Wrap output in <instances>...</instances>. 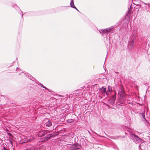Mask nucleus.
<instances>
[{"instance_id":"19","label":"nucleus","mask_w":150,"mask_h":150,"mask_svg":"<svg viewBox=\"0 0 150 150\" xmlns=\"http://www.w3.org/2000/svg\"><path fill=\"white\" fill-rule=\"evenodd\" d=\"M142 116L143 117V118L146 120H146L145 119V114H144V113H142Z\"/></svg>"},{"instance_id":"8","label":"nucleus","mask_w":150,"mask_h":150,"mask_svg":"<svg viewBox=\"0 0 150 150\" xmlns=\"http://www.w3.org/2000/svg\"><path fill=\"white\" fill-rule=\"evenodd\" d=\"M136 39L131 37L130 38V41L129 42V44L131 46V48L134 46V43L136 41Z\"/></svg>"},{"instance_id":"15","label":"nucleus","mask_w":150,"mask_h":150,"mask_svg":"<svg viewBox=\"0 0 150 150\" xmlns=\"http://www.w3.org/2000/svg\"><path fill=\"white\" fill-rule=\"evenodd\" d=\"M34 139V138L33 137H32L30 138H28L27 139V140L26 141V142H31Z\"/></svg>"},{"instance_id":"30","label":"nucleus","mask_w":150,"mask_h":150,"mask_svg":"<svg viewBox=\"0 0 150 150\" xmlns=\"http://www.w3.org/2000/svg\"><path fill=\"white\" fill-rule=\"evenodd\" d=\"M145 7H146V6H145Z\"/></svg>"},{"instance_id":"3","label":"nucleus","mask_w":150,"mask_h":150,"mask_svg":"<svg viewBox=\"0 0 150 150\" xmlns=\"http://www.w3.org/2000/svg\"><path fill=\"white\" fill-rule=\"evenodd\" d=\"M47 131H48L49 133L51 132V131L41 130L39 131L38 132V136L39 137H42L47 134Z\"/></svg>"},{"instance_id":"21","label":"nucleus","mask_w":150,"mask_h":150,"mask_svg":"<svg viewBox=\"0 0 150 150\" xmlns=\"http://www.w3.org/2000/svg\"><path fill=\"white\" fill-rule=\"evenodd\" d=\"M10 143L12 145H13V141L12 139H11V140H10Z\"/></svg>"},{"instance_id":"20","label":"nucleus","mask_w":150,"mask_h":150,"mask_svg":"<svg viewBox=\"0 0 150 150\" xmlns=\"http://www.w3.org/2000/svg\"><path fill=\"white\" fill-rule=\"evenodd\" d=\"M28 76L29 77V74L28 75ZM29 79H31L32 80H33L34 79V78H33V77H31L30 76V78H29Z\"/></svg>"},{"instance_id":"10","label":"nucleus","mask_w":150,"mask_h":150,"mask_svg":"<svg viewBox=\"0 0 150 150\" xmlns=\"http://www.w3.org/2000/svg\"><path fill=\"white\" fill-rule=\"evenodd\" d=\"M137 37V31L136 30H134L132 31V35L131 38H136Z\"/></svg>"},{"instance_id":"2","label":"nucleus","mask_w":150,"mask_h":150,"mask_svg":"<svg viewBox=\"0 0 150 150\" xmlns=\"http://www.w3.org/2000/svg\"><path fill=\"white\" fill-rule=\"evenodd\" d=\"M130 137L133 142L136 144L140 143L142 142V141L141 138H139V137L134 134H131Z\"/></svg>"},{"instance_id":"26","label":"nucleus","mask_w":150,"mask_h":150,"mask_svg":"<svg viewBox=\"0 0 150 150\" xmlns=\"http://www.w3.org/2000/svg\"><path fill=\"white\" fill-rule=\"evenodd\" d=\"M21 12H22V17L23 18V14L22 12V11H21Z\"/></svg>"},{"instance_id":"17","label":"nucleus","mask_w":150,"mask_h":150,"mask_svg":"<svg viewBox=\"0 0 150 150\" xmlns=\"http://www.w3.org/2000/svg\"><path fill=\"white\" fill-rule=\"evenodd\" d=\"M136 7H134V8L137 9H138L137 11H138L139 9L140 8V6L139 5H136Z\"/></svg>"},{"instance_id":"9","label":"nucleus","mask_w":150,"mask_h":150,"mask_svg":"<svg viewBox=\"0 0 150 150\" xmlns=\"http://www.w3.org/2000/svg\"><path fill=\"white\" fill-rule=\"evenodd\" d=\"M100 91L103 94L105 93L107 96L109 95V93L106 91V88L103 87H102L100 89Z\"/></svg>"},{"instance_id":"29","label":"nucleus","mask_w":150,"mask_h":150,"mask_svg":"<svg viewBox=\"0 0 150 150\" xmlns=\"http://www.w3.org/2000/svg\"><path fill=\"white\" fill-rule=\"evenodd\" d=\"M149 7L150 8V6H149Z\"/></svg>"},{"instance_id":"23","label":"nucleus","mask_w":150,"mask_h":150,"mask_svg":"<svg viewBox=\"0 0 150 150\" xmlns=\"http://www.w3.org/2000/svg\"><path fill=\"white\" fill-rule=\"evenodd\" d=\"M3 150H8L7 149H6V148H5V147H4L3 148Z\"/></svg>"},{"instance_id":"24","label":"nucleus","mask_w":150,"mask_h":150,"mask_svg":"<svg viewBox=\"0 0 150 150\" xmlns=\"http://www.w3.org/2000/svg\"><path fill=\"white\" fill-rule=\"evenodd\" d=\"M42 87L45 88V89H47V90H48V89L46 87H45V86H42Z\"/></svg>"},{"instance_id":"5","label":"nucleus","mask_w":150,"mask_h":150,"mask_svg":"<svg viewBox=\"0 0 150 150\" xmlns=\"http://www.w3.org/2000/svg\"><path fill=\"white\" fill-rule=\"evenodd\" d=\"M52 125V122L51 121L48 119H47L45 121V123L44 124V126L46 127H50Z\"/></svg>"},{"instance_id":"7","label":"nucleus","mask_w":150,"mask_h":150,"mask_svg":"<svg viewBox=\"0 0 150 150\" xmlns=\"http://www.w3.org/2000/svg\"><path fill=\"white\" fill-rule=\"evenodd\" d=\"M79 146L78 144H75L71 146L70 149L71 150H79Z\"/></svg>"},{"instance_id":"27","label":"nucleus","mask_w":150,"mask_h":150,"mask_svg":"<svg viewBox=\"0 0 150 150\" xmlns=\"http://www.w3.org/2000/svg\"><path fill=\"white\" fill-rule=\"evenodd\" d=\"M147 5L149 6H150V4L148 3V4H147Z\"/></svg>"},{"instance_id":"22","label":"nucleus","mask_w":150,"mask_h":150,"mask_svg":"<svg viewBox=\"0 0 150 150\" xmlns=\"http://www.w3.org/2000/svg\"><path fill=\"white\" fill-rule=\"evenodd\" d=\"M38 85H40L42 87V86H43V84L40 83H39Z\"/></svg>"},{"instance_id":"25","label":"nucleus","mask_w":150,"mask_h":150,"mask_svg":"<svg viewBox=\"0 0 150 150\" xmlns=\"http://www.w3.org/2000/svg\"><path fill=\"white\" fill-rule=\"evenodd\" d=\"M17 6L16 5V4H14V6H13V7H16Z\"/></svg>"},{"instance_id":"18","label":"nucleus","mask_w":150,"mask_h":150,"mask_svg":"<svg viewBox=\"0 0 150 150\" xmlns=\"http://www.w3.org/2000/svg\"><path fill=\"white\" fill-rule=\"evenodd\" d=\"M16 71H18L20 73H22V71H21V69H19L18 68H17Z\"/></svg>"},{"instance_id":"4","label":"nucleus","mask_w":150,"mask_h":150,"mask_svg":"<svg viewBox=\"0 0 150 150\" xmlns=\"http://www.w3.org/2000/svg\"><path fill=\"white\" fill-rule=\"evenodd\" d=\"M116 92H114V95H113L112 98L108 100V103L110 104L113 105L115 103L116 99Z\"/></svg>"},{"instance_id":"13","label":"nucleus","mask_w":150,"mask_h":150,"mask_svg":"<svg viewBox=\"0 0 150 150\" xmlns=\"http://www.w3.org/2000/svg\"><path fill=\"white\" fill-rule=\"evenodd\" d=\"M108 90L106 91L108 92L109 93V94L110 93L112 92V87L111 86H108Z\"/></svg>"},{"instance_id":"16","label":"nucleus","mask_w":150,"mask_h":150,"mask_svg":"<svg viewBox=\"0 0 150 150\" xmlns=\"http://www.w3.org/2000/svg\"><path fill=\"white\" fill-rule=\"evenodd\" d=\"M40 141L42 142H45L47 141L45 137H43L42 138H41L40 139Z\"/></svg>"},{"instance_id":"28","label":"nucleus","mask_w":150,"mask_h":150,"mask_svg":"<svg viewBox=\"0 0 150 150\" xmlns=\"http://www.w3.org/2000/svg\"><path fill=\"white\" fill-rule=\"evenodd\" d=\"M143 3H144V4H145V5H147V4H146V3H144V2H143Z\"/></svg>"},{"instance_id":"1","label":"nucleus","mask_w":150,"mask_h":150,"mask_svg":"<svg viewBox=\"0 0 150 150\" xmlns=\"http://www.w3.org/2000/svg\"><path fill=\"white\" fill-rule=\"evenodd\" d=\"M114 28V27L112 26L106 29H100L99 30V31L100 33L102 34L103 36L105 37V34H108L109 33L112 32Z\"/></svg>"},{"instance_id":"31","label":"nucleus","mask_w":150,"mask_h":150,"mask_svg":"<svg viewBox=\"0 0 150 150\" xmlns=\"http://www.w3.org/2000/svg\"><path fill=\"white\" fill-rule=\"evenodd\" d=\"M94 133H95V134H96L95 132H94Z\"/></svg>"},{"instance_id":"6","label":"nucleus","mask_w":150,"mask_h":150,"mask_svg":"<svg viewBox=\"0 0 150 150\" xmlns=\"http://www.w3.org/2000/svg\"><path fill=\"white\" fill-rule=\"evenodd\" d=\"M58 134H57V133H56L54 134H47L46 136H45V138L47 141L50 138L52 137H54L55 136L57 135Z\"/></svg>"},{"instance_id":"11","label":"nucleus","mask_w":150,"mask_h":150,"mask_svg":"<svg viewBox=\"0 0 150 150\" xmlns=\"http://www.w3.org/2000/svg\"><path fill=\"white\" fill-rule=\"evenodd\" d=\"M70 5H71V7L75 9L76 10L78 11H79L77 9V8L75 6L73 0H71Z\"/></svg>"},{"instance_id":"14","label":"nucleus","mask_w":150,"mask_h":150,"mask_svg":"<svg viewBox=\"0 0 150 150\" xmlns=\"http://www.w3.org/2000/svg\"><path fill=\"white\" fill-rule=\"evenodd\" d=\"M66 121L68 123H71L74 121V119H68L66 120Z\"/></svg>"},{"instance_id":"12","label":"nucleus","mask_w":150,"mask_h":150,"mask_svg":"<svg viewBox=\"0 0 150 150\" xmlns=\"http://www.w3.org/2000/svg\"><path fill=\"white\" fill-rule=\"evenodd\" d=\"M132 5H131L130 7V8H128V10L126 12V14H130V15H131L132 13V12L131 11V6Z\"/></svg>"}]
</instances>
